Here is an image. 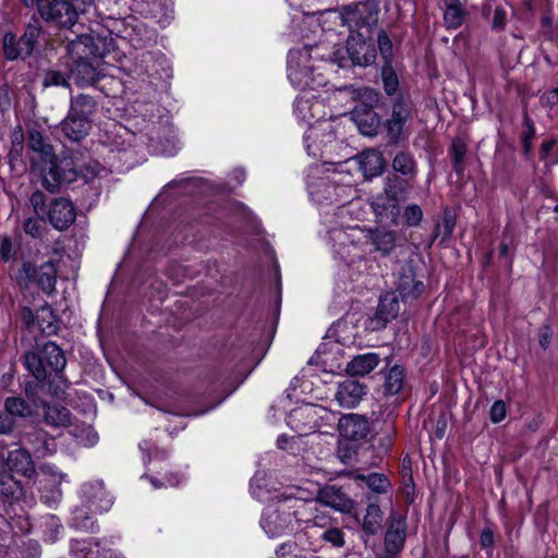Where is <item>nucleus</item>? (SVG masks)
Listing matches in <instances>:
<instances>
[{"instance_id":"obj_62","label":"nucleus","mask_w":558,"mask_h":558,"mask_svg":"<svg viewBox=\"0 0 558 558\" xmlns=\"http://www.w3.org/2000/svg\"><path fill=\"white\" fill-rule=\"evenodd\" d=\"M523 149L525 154H529L532 148V140L522 138Z\"/></svg>"},{"instance_id":"obj_10","label":"nucleus","mask_w":558,"mask_h":558,"mask_svg":"<svg viewBox=\"0 0 558 558\" xmlns=\"http://www.w3.org/2000/svg\"><path fill=\"white\" fill-rule=\"evenodd\" d=\"M46 218L56 229L65 230L75 221V208L69 199L56 198L50 202Z\"/></svg>"},{"instance_id":"obj_4","label":"nucleus","mask_w":558,"mask_h":558,"mask_svg":"<svg viewBox=\"0 0 558 558\" xmlns=\"http://www.w3.org/2000/svg\"><path fill=\"white\" fill-rule=\"evenodd\" d=\"M366 36L360 37L359 35H351L347 40L345 51H336L333 53V61L339 64L340 68H345L349 62L352 65L367 66L375 62L376 50L367 43Z\"/></svg>"},{"instance_id":"obj_8","label":"nucleus","mask_w":558,"mask_h":558,"mask_svg":"<svg viewBox=\"0 0 558 558\" xmlns=\"http://www.w3.org/2000/svg\"><path fill=\"white\" fill-rule=\"evenodd\" d=\"M403 190V181L397 177H388L387 183L384 189V197H379L377 199V208L381 209L379 215L386 213L388 219H390L393 223H397L398 216L400 214L399 208V194Z\"/></svg>"},{"instance_id":"obj_11","label":"nucleus","mask_w":558,"mask_h":558,"mask_svg":"<svg viewBox=\"0 0 558 558\" xmlns=\"http://www.w3.org/2000/svg\"><path fill=\"white\" fill-rule=\"evenodd\" d=\"M366 395V386L354 379L339 383L335 392V400L341 408H355Z\"/></svg>"},{"instance_id":"obj_30","label":"nucleus","mask_w":558,"mask_h":558,"mask_svg":"<svg viewBox=\"0 0 558 558\" xmlns=\"http://www.w3.org/2000/svg\"><path fill=\"white\" fill-rule=\"evenodd\" d=\"M71 412L61 404L47 405L45 408V422L54 427L68 426L71 424Z\"/></svg>"},{"instance_id":"obj_57","label":"nucleus","mask_w":558,"mask_h":558,"mask_svg":"<svg viewBox=\"0 0 558 558\" xmlns=\"http://www.w3.org/2000/svg\"><path fill=\"white\" fill-rule=\"evenodd\" d=\"M22 317L27 326H31L35 323L34 314H33L32 310L28 307H24L22 310Z\"/></svg>"},{"instance_id":"obj_53","label":"nucleus","mask_w":558,"mask_h":558,"mask_svg":"<svg viewBox=\"0 0 558 558\" xmlns=\"http://www.w3.org/2000/svg\"><path fill=\"white\" fill-rule=\"evenodd\" d=\"M507 13L501 7H497L494 11L492 27L494 29H502L506 25Z\"/></svg>"},{"instance_id":"obj_24","label":"nucleus","mask_w":558,"mask_h":558,"mask_svg":"<svg viewBox=\"0 0 558 558\" xmlns=\"http://www.w3.org/2000/svg\"><path fill=\"white\" fill-rule=\"evenodd\" d=\"M379 363L377 353H365L354 356L347 365L345 372L350 376H365Z\"/></svg>"},{"instance_id":"obj_6","label":"nucleus","mask_w":558,"mask_h":558,"mask_svg":"<svg viewBox=\"0 0 558 558\" xmlns=\"http://www.w3.org/2000/svg\"><path fill=\"white\" fill-rule=\"evenodd\" d=\"M20 282H35L44 292L51 293L54 290L57 269L51 260L43 263L39 267L26 260L19 270Z\"/></svg>"},{"instance_id":"obj_40","label":"nucleus","mask_w":558,"mask_h":558,"mask_svg":"<svg viewBox=\"0 0 558 558\" xmlns=\"http://www.w3.org/2000/svg\"><path fill=\"white\" fill-rule=\"evenodd\" d=\"M70 73H64L57 70H48L44 74L43 86L44 87H66L71 89L70 85Z\"/></svg>"},{"instance_id":"obj_19","label":"nucleus","mask_w":558,"mask_h":558,"mask_svg":"<svg viewBox=\"0 0 558 558\" xmlns=\"http://www.w3.org/2000/svg\"><path fill=\"white\" fill-rule=\"evenodd\" d=\"M359 168L365 179L379 175L385 168V159L380 151L368 149L357 156Z\"/></svg>"},{"instance_id":"obj_64","label":"nucleus","mask_w":558,"mask_h":558,"mask_svg":"<svg viewBox=\"0 0 558 558\" xmlns=\"http://www.w3.org/2000/svg\"><path fill=\"white\" fill-rule=\"evenodd\" d=\"M149 481H150V483L153 484V486H154L155 488H159V487H161V484H160L158 481H156L155 478L149 477Z\"/></svg>"},{"instance_id":"obj_1","label":"nucleus","mask_w":558,"mask_h":558,"mask_svg":"<svg viewBox=\"0 0 558 558\" xmlns=\"http://www.w3.org/2000/svg\"><path fill=\"white\" fill-rule=\"evenodd\" d=\"M112 50L114 40L110 36L81 34L69 40L66 51L72 59L69 73L74 84L81 88L97 84L102 74L88 57L104 58Z\"/></svg>"},{"instance_id":"obj_44","label":"nucleus","mask_w":558,"mask_h":558,"mask_svg":"<svg viewBox=\"0 0 558 558\" xmlns=\"http://www.w3.org/2000/svg\"><path fill=\"white\" fill-rule=\"evenodd\" d=\"M423 219V211L416 204L408 205L403 211V223L408 227H416Z\"/></svg>"},{"instance_id":"obj_52","label":"nucleus","mask_w":558,"mask_h":558,"mask_svg":"<svg viewBox=\"0 0 558 558\" xmlns=\"http://www.w3.org/2000/svg\"><path fill=\"white\" fill-rule=\"evenodd\" d=\"M553 337L551 328L548 325H543L538 329V343L543 350H547Z\"/></svg>"},{"instance_id":"obj_2","label":"nucleus","mask_w":558,"mask_h":558,"mask_svg":"<svg viewBox=\"0 0 558 558\" xmlns=\"http://www.w3.org/2000/svg\"><path fill=\"white\" fill-rule=\"evenodd\" d=\"M379 9L375 1L351 3L342 8L339 19L360 37L369 35L378 23Z\"/></svg>"},{"instance_id":"obj_3","label":"nucleus","mask_w":558,"mask_h":558,"mask_svg":"<svg viewBox=\"0 0 558 558\" xmlns=\"http://www.w3.org/2000/svg\"><path fill=\"white\" fill-rule=\"evenodd\" d=\"M32 165L43 173V185L49 192L53 193L61 184H69L76 180L77 169L72 157L54 158L44 166L36 162V157H32Z\"/></svg>"},{"instance_id":"obj_60","label":"nucleus","mask_w":558,"mask_h":558,"mask_svg":"<svg viewBox=\"0 0 558 558\" xmlns=\"http://www.w3.org/2000/svg\"><path fill=\"white\" fill-rule=\"evenodd\" d=\"M445 229L447 235H450L453 230V222H451L448 218L445 219Z\"/></svg>"},{"instance_id":"obj_34","label":"nucleus","mask_w":558,"mask_h":558,"mask_svg":"<svg viewBox=\"0 0 558 558\" xmlns=\"http://www.w3.org/2000/svg\"><path fill=\"white\" fill-rule=\"evenodd\" d=\"M353 477L364 482L367 487L376 494H385L390 488L388 477L381 473L355 474Z\"/></svg>"},{"instance_id":"obj_17","label":"nucleus","mask_w":558,"mask_h":558,"mask_svg":"<svg viewBox=\"0 0 558 558\" xmlns=\"http://www.w3.org/2000/svg\"><path fill=\"white\" fill-rule=\"evenodd\" d=\"M7 465L10 471L28 478L36 473L33 459L25 448H17L9 451Z\"/></svg>"},{"instance_id":"obj_55","label":"nucleus","mask_w":558,"mask_h":558,"mask_svg":"<svg viewBox=\"0 0 558 558\" xmlns=\"http://www.w3.org/2000/svg\"><path fill=\"white\" fill-rule=\"evenodd\" d=\"M524 128L523 138L533 140L535 129L532 119L527 114L524 116Z\"/></svg>"},{"instance_id":"obj_42","label":"nucleus","mask_w":558,"mask_h":558,"mask_svg":"<svg viewBox=\"0 0 558 558\" xmlns=\"http://www.w3.org/2000/svg\"><path fill=\"white\" fill-rule=\"evenodd\" d=\"M381 78L387 95H395L399 88V80L391 63H385L383 65Z\"/></svg>"},{"instance_id":"obj_16","label":"nucleus","mask_w":558,"mask_h":558,"mask_svg":"<svg viewBox=\"0 0 558 558\" xmlns=\"http://www.w3.org/2000/svg\"><path fill=\"white\" fill-rule=\"evenodd\" d=\"M92 126L93 124H90L89 120L78 118L70 111H68L66 117L59 125L63 136L71 142H80L85 138L89 134Z\"/></svg>"},{"instance_id":"obj_39","label":"nucleus","mask_w":558,"mask_h":558,"mask_svg":"<svg viewBox=\"0 0 558 558\" xmlns=\"http://www.w3.org/2000/svg\"><path fill=\"white\" fill-rule=\"evenodd\" d=\"M403 369L400 366H393L386 376L385 393L395 396L399 393L403 387Z\"/></svg>"},{"instance_id":"obj_58","label":"nucleus","mask_w":558,"mask_h":558,"mask_svg":"<svg viewBox=\"0 0 558 558\" xmlns=\"http://www.w3.org/2000/svg\"><path fill=\"white\" fill-rule=\"evenodd\" d=\"M39 327L43 331L51 333L54 332L56 326L49 320L47 326H44L43 323L38 322Z\"/></svg>"},{"instance_id":"obj_28","label":"nucleus","mask_w":558,"mask_h":558,"mask_svg":"<svg viewBox=\"0 0 558 558\" xmlns=\"http://www.w3.org/2000/svg\"><path fill=\"white\" fill-rule=\"evenodd\" d=\"M444 21L448 28L457 29L465 21L466 11L460 0H445Z\"/></svg>"},{"instance_id":"obj_49","label":"nucleus","mask_w":558,"mask_h":558,"mask_svg":"<svg viewBox=\"0 0 558 558\" xmlns=\"http://www.w3.org/2000/svg\"><path fill=\"white\" fill-rule=\"evenodd\" d=\"M322 538L336 547H341L344 544L343 533L337 527L326 530Z\"/></svg>"},{"instance_id":"obj_47","label":"nucleus","mask_w":558,"mask_h":558,"mask_svg":"<svg viewBox=\"0 0 558 558\" xmlns=\"http://www.w3.org/2000/svg\"><path fill=\"white\" fill-rule=\"evenodd\" d=\"M40 218L36 216V218H28L25 220L23 229L25 233L32 235L33 238H40L43 235V226L40 223Z\"/></svg>"},{"instance_id":"obj_13","label":"nucleus","mask_w":558,"mask_h":558,"mask_svg":"<svg viewBox=\"0 0 558 558\" xmlns=\"http://www.w3.org/2000/svg\"><path fill=\"white\" fill-rule=\"evenodd\" d=\"M338 429L343 438L357 441L366 438L369 433V424L364 416L351 413L340 418Z\"/></svg>"},{"instance_id":"obj_37","label":"nucleus","mask_w":558,"mask_h":558,"mask_svg":"<svg viewBox=\"0 0 558 558\" xmlns=\"http://www.w3.org/2000/svg\"><path fill=\"white\" fill-rule=\"evenodd\" d=\"M3 409L15 420L25 418L32 414V407L21 397H9L4 401Z\"/></svg>"},{"instance_id":"obj_20","label":"nucleus","mask_w":558,"mask_h":558,"mask_svg":"<svg viewBox=\"0 0 558 558\" xmlns=\"http://www.w3.org/2000/svg\"><path fill=\"white\" fill-rule=\"evenodd\" d=\"M27 143L31 150L36 154L39 160L36 162L38 165L44 166L49 160L54 158L53 147L47 141V138L43 135V133L36 129H32L28 132Z\"/></svg>"},{"instance_id":"obj_48","label":"nucleus","mask_w":558,"mask_h":558,"mask_svg":"<svg viewBox=\"0 0 558 558\" xmlns=\"http://www.w3.org/2000/svg\"><path fill=\"white\" fill-rule=\"evenodd\" d=\"M507 415V407L502 400H497L494 402L489 410V418L493 423H499L505 420Z\"/></svg>"},{"instance_id":"obj_26","label":"nucleus","mask_w":558,"mask_h":558,"mask_svg":"<svg viewBox=\"0 0 558 558\" xmlns=\"http://www.w3.org/2000/svg\"><path fill=\"white\" fill-rule=\"evenodd\" d=\"M85 494L88 497L90 510L104 512L110 509L112 501L101 483L87 486L85 488Z\"/></svg>"},{"instance_id":"obj_50","label":"nucleus","mask_w":558,"mask_h":558,"mask_svg":"<svg viewBox=\"0 0 558 558\" xmlns=\"http://www.w3.org/2000/svg\"><path fill=\"white\" fill-rule=\"evenodd\" d=\"M15 418L4 409L0 412V435H9L15 428Z\"/></svg>"},{"instance_id":"obj_23","label":"nucleus","mask_w":558,"mask_h":558,"mask_svg":"<svg viewBox=\"0 0 558 558\" xmlns=\"http://www.w3.org/2000/svg\"><path fill=\"white\" fill-rule=\"evenodd\" d=\"M23 445H29L33 447L36 454L39 457H46L51 453L53 449V440L48 437V434L39 428H33L31 432H27L22 437Z\"/></svg>"},{"instance_id":"obj_32","label":"nucleus","mask_w":558,"mask_h":558,"mask_svg":"<svg viewBox=\"0 0 558 558\" xmlns=\"http://www.w3.org/2000/svg\"><path fill=\"white\" fill-rule=\"evenodd\" d=\"M26 369L38 380L44 381L48 372L40 352L28 351L24 354Z\"/></svg>"},{"instance_id":"obj_7","label":"nucleus","mask_w":558,"mask_h":558,"mask_svg":"<svg viewBox=\"0 0 558 558\" xmlns=\"http://www.w3.org/2000/svg\"><path fill=\"white\" fill-rule=\"evenodd\" d=\"M294 512L284 504L278 507H268L262 519V527L271 537L279 536L287 531L292 530Z\"/></svg>"},{"instance_id":"obj_41","label":"nucleus","mask_w":558,"mask_h":558,"mask_svg":"<svg viewBox=\"0 0 558 558\" xmlns=\"http://www.w3.org/2000/svg\"><path fill=\"white\" fill-rule=\"evenodd\" d=\"M288 70V76L293 84L300 87H312L314 80L310 77L307 66L301 69L299 66H294L292 61H290Z\"/></svg>"},{"instance_id":"obj_21","label":"nucleus","mask_w":558,"mask_h":558,"mask_svg":"<svg viewBox=\"0 0 558 558\" xmlns=\"http://www.w3.org/2000/svg\"><path fill=\"white\" fill-rule=\"evenodd\" d=\"M11 147L8 154L9 166L12 172H21L24 169L23 150L24 133L21 126H16L11 132Z\"/></svg>"},{"instance_id":"obj_12","label":"nucleus","mask_w":558,"mask_h":558,"mask_svg":"<svg viewBox=\"0 0 558 558\" xmlns=\"http://www.w3.org/2000/svg\"><path fill=\"white\" fill-rule=\"evenodd\" d=\"M405 542V522L397 512L390 514V523L385 535V549L390 556L398 555Z\"/></svg>"},{"instance_id":"obj_5","label":"nucleus","mask_w":558,"mask_h":558,"mask_svg":"<svg viewBox=\"0 0 558 558\" xmlns=\"http://www.w3.org/2000/svg\"><path fill=\"white\" fill-rule=\"evenodd\" d=\"M40 17L48 24L58 28L70 29L77 20L78 13L74 4L69 0H46L35 4Z\"/></svg>"},{"instance_id":"obj_51","label":"nucleus","mask_w":558,"mask_h":558,"mask_svg":"<svg viewBox=\"0 0 558 558\" xmlns=\"http://www.w3.org/2000/svg\"><path fill=\"white\" fill-rule=\"evenodd\" d=\"M16 246L9 238H3L0 245V253L3 260L9 262L16 255Z\"/></svg>"},{"instance_id":"obj_54","label":"nucleus","mask_w":558,"mask_h":558,"mask_svg":"<svg viewBox=\"0 0 558 558\" xmlns=\"http://www.w3.org/2000/svg\"><path fill=\"white\" fill-rule=\"evenodd\" d=\"M495 537L494 533L489 527H486L482 531L480 536V544L483 548H490L494 546Z\"/></svg>"},{"instance_id":"obj_31","label":"nucleus","mask_w":558,"mask_h":558,"mask_svg":"<svg viewBox=\"0 0 558 558\" xmlns=\"http://www.w3.org/2000/svg\"><path fill=\"white\" fill-rule=\"evenodd\" d=\"M41 33L43 27L40 23L35 21L26 26L24 34L19 38L20 46L22 47L23 53H25L26 58L33 53Z\"/></svg>"},{"instance_id":"obj_29","label":"nucleus","mask_w":558,"mask_h":558,"mask_svg":"<svg viewBox=\"0 0 558 558\" xmlns=\"http://www.w3.org/2000/svg\"><path fill=\"white\" fill-rule=\"evenodd\" d=\"M354 121L363 135L375 136L379 128V118L377 113L371 109L363 112L355 110L353 112Z\"/></svg>"},{"instance_id":"obj_14","label":"nucleus","mask_w":558,"mask_h":558,"mask_svg":"<svg viewBox=\"0 0 558 558\" xmlns=\"http://www.w3.org/2000/svg\"><path fill=\"white\" fill-rule=\"evenodd\" d=\"M400 311L399 300L396 292H388L380 298L375 316L372 318L373 329H383L393 320Z\"/></svg>"},{"instance_id":"obj_63","label":"nucleus","mask_w":558,"mask_h":558,"mask_svg":"<svg viewBox=\"0 0 558 558\" xmlns=\"http://www.w3.org/2000/svg\"><path fill=\"white\" fill-rule=\"evenodd\" d=\"M290 2V4L292 7H295V8H302L303 7V1L302 0H288Z\"/></svg>"},{"instance_id":"obj_9","label":"nucleus","mask_w":558,"mask_h":558,"mask_svg":"<svg viewBox=\"0 0 558 558\" xmlns=\"http://www.w3.org/2000/svg\"><path fill=\"white\" fill-rule=\"evenodd\" d=\"M411 104L403 98L398 99L392 106L390 119L386 122L387 136L390 144H397L402 135L404 124L411 119Z\"/></svg>"},{"instance_id":"obj_38","label":"nucleus","mask_w":558,"mask_h":558,"mask_svg":"<svg viewBox=\"0 0 558 558\" xmlns=\"http://www.w3.org/2000/svg\"><path fill=\"white\" fill-rule=\"evenodd\" d=\"M468 151L466 144L462 138L452 140L450 146V155L453 162V170L458 175H462L464 173V159Z\"/></svg>"},{"instance_id":"obj_22","label":"nucleus","mask_w":558,"mask_h":558,"mask_svg":"<svg viewBox=\"0 0 558 558\" xmlns=\"http://www.w3.org/2000/svg\"><path fill=\"white\" fill-rule=\"evenodd\" d=\"M97 108L98 102L96 99L88 94L82 93L71 98L69 111L78 118L89 120L90 124H93V117Z\"/></svg>"},{"instance_id":"obj_46","label":"nucleus","mask_w":558,"mask_h":558,"mask_svg":"<svg viewBox=\"0 0 558 558\" xmlns=\"http://www.w3.org/2000/svg\"><path fill=\"white\" fill-rule=\"evenodd\" d=\"M31 204L38 218L46 219L48 207L46 206V195L41 191H35L31 196Z\"/></svg>"},{"instance_id":"obj_18","label":"nucleus","mask_w":558,"mask_h":558,"mask_svg":"<svg viewBox=\"0 0 558 558\" xmlns=\"http://www.w3.org/2000/svg\"><path fill=\"white\" fill-rule=\"evenodd\" d=\"M424 289L425 286L423 281L416 279L411 268L403 269L397 283L398 296H400L402 300L417 299Z\"/></svg>"},{"instance_id":"obj_33","label":"nucleus","mask_w":558,"mask_h":558,"mask_svg":"<svg viewBox=\"0 0 558 558\" xmlns=\"http://www.w3.org/2000/svg\"><path fill=\"white\" fill-rule=\"evenodd\" d=\"M383 511L376 504H369L363 520L362 529L367 535H376L381 529Z\"/></svg>"},{"instance_id":"obj_61","label":"nucleus","mask_w":558,"mask_h":558,"mask_svg":"<svg viewBox=\"0 0 558 558\" xmlns=\"http://www.w3.org/2000/svg\"><path fill=\"white\" fill-rule=\"evenodd\" d=\"M508 251H509L508 244L505 243V242H501L500 245H499V255L500 256H506L508 254Z\"/></svg>"},{"instance_id":"obj_56","label":"nucleus","mask_w":558,"mask_h":558,"mask_svg":"<svg viewBox=\"0 0 558 558\" xmlns=\"http://www.w3.org/2000/svg\"><path fill=\"white\" fill-rule=\"evenodd\" d=\"M556 142L550 140L543 142L541 145V157L544 159L553 150Z\"/></svg>"},{"instance_id":"obj_36","label":"nucleus","mask_w":558,"mask_h":558,"mask_svg":"<svg viewBox=\"0 0 558 558\" xmlns=\"http://www.w3.org/2000/svg\"><path fill=\"white\" fill-rule=\"evenodd\" d=\"M392 168L402 175L413 177L416 173V162L409 151H399L392 160Z\"/></svg>"},{"instance_id":"obj_59","label":"nucleus","mask_w":558,"mask_h":558,"mask_svg":"<svg viewBox=\"0 0 558 558\" xmlns=\"http://www.w3.org/2000/svg\"><path fill=\"white\" fill-rule=\"evenodd\" d=\"M289 438L286 435L279 436L277 445L280 449H286Z\"/></svg>"},{"instance_id":"obj_15","label":"nucleus","mask_w":558,"mask_h":558,"mask_svg":"<svg viewBox=\"0 0 558 558\" xmlns=\"http://www.w3.org/2000/svg\"><path fill=\"white\" fill-rule=\"evenodd\" d=\"M317 501L342 513H349L353 509L352 499L340 487L335 485L320 488L317 493Z\"/></svg>"},{"instance_id":"obj_25","label":"nucleus","mask_w":558,"mask_h":558,"mask_svg":"<svg viewBox=\"0 0 558 558\" xmlns=\"http://www.w3.org/2000/svg\"><path fill=\"white\" fill-rule=\"evenodd\" d=\"M368 240L375 251L379 252L381 256H388L396 247L397 235L395 231L376 229L369 231Z\"/></svg>"},{"instance_id":"obj_35","label":"nucleus","mask_w":558,"mask_h":558,"mask_svg":"<svg viewBox=\"0 0 558 558\" xmlns=\"http://www.w3.org/2000/svg\"><path fill=\"white\" fill-rule=\"evenodd\" d=\"M2 50L7 60L13 61L19 58L23 60L26 59V56L23 53L22 47L20 46V39L11 32L5 33L2 38Z\"/></svg>"},{"instance_id":"obj_45","label":"nucleus","mask_w":558,"mask_h":558,"mask_svg":"<svg viewBox=\"0 0 558 558\" xmlns=\"http://www.w3.org/2000/svg\"><path fill=\"white\" fill-rule=\"evenodd\" d=\"M3 468V463L0 462V470ZM0 486L1 493L5 496H14L17 490H21L20 483L14 481L11 475L3 472L0 474Z\"/></svg>"},{"instance_id":"obj_27","label":"nucleus","mask_w":558,"mask_h":558,"mask_svg":"<svg viewBox=\"0 0 558 558\" xmlns=\"http://www.w3.org/2000/svg\"><path fill=\"white\" fill-rule=\"evenodd\" d=\"M40 354L46 364V368L53 372H61L65 366V357L62 350L54 342H47L40 349Z\"/></svg>"},{"instance_id":"obj_43","label":"nucleus","mask_w":558,"mask_h":558,"mask_svg":"<svg viewBox=\"0 0 558 558\" xmlns=\"http://www.w3.org/2000/svg\"><path fill=\"white\" fill-rule=\"evenodd\" d=\"M377 45H378L380 56L385 60V63H391V59L393 56L392 43L385 31H380L378 33Z\"/></svg>"}]
</instances>
